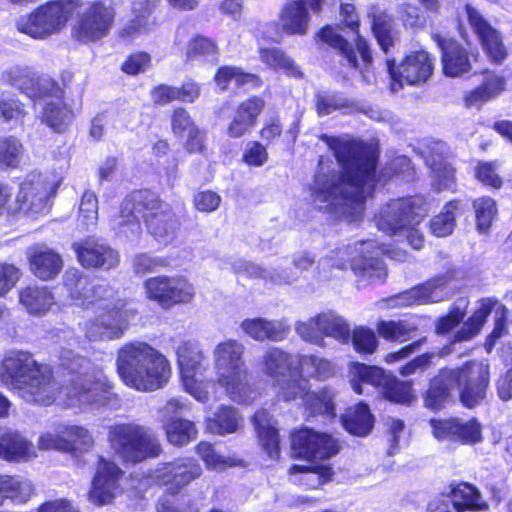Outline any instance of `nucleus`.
I'll return each mask as SVG.
<instances>
[{
  "instance_id": "26",
  "label": "nucleus",
  "mask_w": 512,
  "mask_h": 512,
  "mask_svg": "<svg viewBox=\"0 0 512 512\" xmlns=\"http://www.w3.org/2000/svg\"><path fill=\"white\" fill-rule=\"evenodd\" d=\"M51 187L41 176H33L20 185L17 194V212L27 215H39L48 210Z\"/></svg>"
},
{
  "instance_id": "40",
  "label": "nucleus",
  "mask_w": 512,
  "mask_h": 512,
  "mask_svg": "<svg viewBox=\"0 0 512 512\" xmlns=\"http://www.w3.org/2000/svg\"><path fill=\"white\" fill-rule=\"evenodd\" d=\"M349 373L351 387L357 394L364 392L363 385L380 387L381 384L387 383V374L383 369L376 366L352 363Z\"/></svg>"
},
{
  "instance_id": "47",
  "label": "nucleus",
  "mask_w": 512,
  "mask_h": 512,
  "mask_svg": "<svg viewBox=\"0 0 512 512\" xmlns=\"http://www.w3.org/2000/svg\"><path fill=\"white\" fill-rule=\"evenodd\" d=\"M291 476L300 474L299 479L294 481L310 489H316L329 481L333 475L332 469L327 465H293L289 469Z\"/></svg>"
},
{
  "instance_id": "20",
  "label": "nucleus",
  "mask_w": 512,
  "mask_h": 512,
  "mask_svg": "<svg viewBox=\"0 0 512 512\" xmlns=\"http://www.w3.org/2000/svg\"><path fill=\"white\" fill-rule=\"evenodd\" d=\"M292 450L301 458L324 460L336 455L339 445L329 434L304 428L292 434Z\"/></svg>"
},
{
  "instance_id": "48",
  "label": "nucleus",
  "mask_w": 512,
  "mask_h": 512,
  "mask_svg": "<svg viewBox=\"0 0 512 512\" xmlns=\"http://www.w3.org/2000/svg\"><path fill=\"white\" fill-rule=\"evenodd\" d=\"M322 337H332L339 343L346 344L350 340V326L345 319L331 311L319 314Z\"/></svg>"
},
{
  "instance_id": "25",
  "label": "nucleus",
  "mask_w": 512,
  "mask_h": 512,
  "mask_svg": "<svg viewBox=\"0 0 512 512\" xmlns=\"http://www.w3.org/2000/svg\"><path fill=\"white\" fill-rule=\"evenodd\" d=\"M432 38L441 50V62L445 75L458 77L471 70V58L476 61L479 56L478 53L471 52L469 54L455 40L444 38L439 34H434Z\"/></svg>"
},
{
  "instance_id": "52",
  "label": "nucleus",
  "mask_w": 512,
  "mask_h": 512,
  "mask_svg": "<svg viewBox=\"0 0 512 512\" xmlns=\"http://www.w3.org/2000/svg\"><path fill=\"white\" fill-rule=\"evenodd\" d=\"M62 433L67 444L65 451H87L94 445L92 434L83 426L64 425Z\"/></svg>"
},
{
  "instance_id": "32",
  "label": "nucleus",
  "mask_w": 512,
  "mask_h": 512,
  "mask_svg": "<svg viewBox=\"0 0 512 512\" xmlns=\"http://www.w3.org/2000/svg\"><path fill=\"white\" fill-rule=\"evenodd\" d=\"M309 0H290L281 9L279 20L284 32L289 35H305L308 32L310 15Z\"/></svg>"
},
{
  "instance_id": "60",
  "label": "nucleus",
  "mask_w": 512,
  "mask_h": 512,
  "mask_svg": "<svg viewBox=\"0 0 512 512\" xmlns=\"http://www.w3.org/2000/svg\"><path fill=\"white\" fill-rule=\"evenodd\" d=\"M218 52L214 41L203 36L193 38L187 47L186 56L189 60L198 58L213 60Z\"/></svg>"
},
{
  "instance_id": "10",
  "label": "nucleus",
  "mask_w": 512,
  "mask_h": 512,
  "mask_svg": "<svg viewBox=\"0 0 512 512\" xmlns=\"http://www.w3.org/2000/svg\"><path fill=\"white\" fill-rule=\"evenodd\" d=\"M384 253L396 261H404L407 257V253L402 250L387 251L384 247H376L373 240L357 241L352 246L338 248L335 252L338 260L331 265L345 269L349 264L359 281L370 283L382 280L387 275L386 268L379 259V255Z\"/></svg>"
},
{
  "instance_id": "34",
  "label": "nucleus",
  "mask_w": 512,
  "mask_h": 512,
  "mask_svg": "<svg viewBox=\"0 0 512 512\" xmlns=\"http://www.w3.org/2000/svg\"><path fill=\"white\" fill-rule=\"evenodd\" d=\"M252 423L263 450L271 459H277L280 454V440L276 421L267 410L261 409L254 414Z\"/></svg>"
},
{
  "instance_id": "55",
  "label": "nucleus",
  "mask_w": 512,
  "mask_h": 512,
  "mask_svg": "<svg viewBox=\"0 0 512 512\" xmlns=\"http://www.w3.org/2000/svg\"><path fill=\"white\" fill-rule=\"evenodd\" d=\"M23 153L21 142L13 137L0 138V166L15 168L20 163Z\"/></svg>"
},
{
  "instance_id": "12",
  "label": "nucleus",
  "mask_w": 512,
  "mask_h": 512,
  "mask_svg": "<svg viewBox=\"0 0 512 512\" xmlns=\"http://www.w3.org/2000/svg\"><path fill=\"white\" fill-rule=\"evenodd\" d=\"M420 196L396 199L384 205L375 216L377 228L390 236L402 235L410 225H419L427 214Z\"/></svg>"
},
{
  "instance_id": "19",
  "label": "nucleus",
  "mask_w": 512,
  "mask_h": 512,
  "mask_svg": "<svg viewBox=\"0 0 512 512\" xmlns=\"http://www.w3.org/2000/svg\"><path fill=\"white\" fill-rule=\"evenodd\" d=\"M449 281L448 274L438 275L422 285L392 296L388 300L389 306L408 307L444 301L451 296Z\"/></svg>"
},
{
  "instance_id": "17",
  "label": "nucleus",
  "mask_w": 512,
  "mask_h": 512,
  "mask_svg": "<svg viewBox=\"0 0 512 512\" xmlns=\"http://www.w3.org/2000/svg\"><path fill=\"white\" fill-rule=\"evenodd\" d=\"M144 287L147 297L164 309L188 303L195 294L193 285L182 277H152L145 281Z\"/></svg>"
},
{
  "instance_id": "36",
  "label": "nucleus",
  "mask_w": 512,
  "mask_h": 512,
  "mask_svg": "<svg viewBox=\"0 0 512 512\" xmlns=\"http://www.w3.org/2000/svg\"><path fill=\"white\" fill-rule=\"evenodd\" d=\"M19 303L25 310L36 316L46 314L55 304L51 290L46 286L29 285L19 290Z\"/></svg>"
},
{
  "instance_id": "51",
  "label": "nucleus",
  "mask_w": 512,
  "mask_h": 512,
  "mask_svg": "<svg viewBox=\"0 0 512 512\" xmlns=\"http://www.w3.org/2000/svg\"><path fill=\"white\" fill-rule=\"evenodd\" d=\"M504 87L505 80L503 77L489 74L478 88L465 97V101L469 106L477 105L496 97L504 90Z\"/></svg>"
},
{
  "instance_id": "4",
  "label": "nucleus",
  "mask_w": 512,
  "mask_h": 512,
  "mask_svg": "<svg viewBox=\"0 0 512 512\" xmlns=\"http://www.w3.org/2000/svg\"><path fill=\"white\" fill-rule=\"evenodd\" d=\"M59 360L61 367L72 375L70 384L65 388L69 407L99 410L117 405L113 384L101 367L68 349L60 352Z\"/></svg>"
},
{
  "instance_id": "41",
  "label": "nucleus",
  "mask_w": 512,
  "mask_h": 512,
  "mask_svg": "<svg viewBox=\"0 0 512 512\" xmlns=\"http://www.w3.org/2000/svg\"><path fill=\"white\" fill-rule=\"evenodd\" d=\"M243 418L238 409L230 405H221L214 415L207 419V429L217 435L237 432L242 427Z\"/></svg>"
},
{
  "instance_id": "24",
  "label": "nucleus",
  "mask_w": 512,
  "mask_h": 512,
  "mask_svg": "<svg viewBox=\"0 0 512 512\" xmlns=\"http://www.w3.org/2000/svg\"><path fill=\"white\" fill-rule=\"evenodd\" d=\"M465 12L469 25L477 34L489 59L496 64L502 63L507 56V51L499 32L495 30L473 6L467 4L465 6Z\"/></svg>"
},
{
  "instance_id": "62",
  "label": "nucleus",
  "mask_w": 512,
  "mask_h": 512,
  "mask_svg": "<svg viewBox=\"0 0 512 512\" xmlns=\"http://www.w3.org/2000/svg\"><path fill=\"white\" fill-rule=\"evenodd\" d=\"M98 219V200L93 192L86 191L79 205V221L88 229L94 226Z\"/></svg>"
},
{
  "instance_id": "7",
  "label": "nucleus",
  "mask_w": 512,
  "mask_h": 512,
  "mask_svg": "<svg viewBox=\"0 0 512 512\" xmlns=\"http://www.w3.org/2000/svg\"><path fill=\"white\" fill-rule=\"evenodd\" d=\"M116 366L127 386L143 392L161 388L171 374L166 357L145 342L123 345L118 351Z\"/></svg>"
},
{
  "instance_id": "45",
  "label": "nucleus",
  "mask_w": 512,
  "mask_h": 512,
  "mask_svg": "<svg viewBox=\"0 0 512 512\" xmlns=\"http://www.w3.org/2000/svg\"><path fill=\"white\" fill-rule=\"evenodd\" d=\"M344 428L351 434L366 436L373 428L374 419L367 405L359 403L342 417Z\"/></svg>"
},
{
  "instance_id": "53",
  "label": "nucleus",
  "mask_w": 512,
  "mask_h": 512,
  "mask_svg": "<svg viewBox=\"0 0 512 512\" xmlns=\"http://www.w3.org/2000/svg\"><path fill=\"white\" fill-rule=\"evenodd\" d=\"M319 37L323 42L338 50L351 68L356 69L358 67L355 51L348 41L345 40L334 28L329 26L323 28L319 32Z\"/></svg>"
},
{
  "instance_id": "14",
  "label": "nucleus",
  "mask_w": 512,
  "mask_h": 512,
  "mask_svg": "<svg viewBox=\"0 0 512 512\" xmlns=\"http://www.w3.org/2000/svg\"><path fill=\"white\" fill-rule=\"evenodd\" d=\"M70 0L51 1L29 15L20 17L16 26L19 32L35 39H43L62 29L73 13Z\"/></svg>"
},
{
  "instance_id": "11",
  "label": "nucleus",
  "mask_w": 512,
  "mask_h": 512,
  "mask_svg": "<svg viewBox=\"0 0 512 512\" xmlns=\"http://www.w3.org/2000/svg\"><path fill=\"white\" fill-rule=\"evenodd\" d=\"M112 449L125 462L139 463L158 457L161 445L154 433L136 424H116L109 428Z\"/></svg>"
},
{
  "instance_id": "27",
  "label": "nucleus",
  "mask_w": 512,
  "mask_h": 512,
  "mask_svg": "<svg viewBox=\"0 0 512 512\" xmlns=\"http://www.w3.org/2000/svg\"><path fill=\"white\" fill-rule=\"evenodd\" d=\"M121 477L122 471L115 463L100 458L92 488L88 494L89 500L96 505L109 503L120 491Z\"/></svg>"
},
{
  "instance_id": "22",
  "label": "nucleus",
  "mask_w": 512,
  "mask_h": 512,
  "mask_svg": "<svg viewBox=\"0 0 512 512\" xmlns=\"http://www.w3.org/2000/svg\"><path fill=\"white\" fill-rule=\"evenodd\" d=\"M421 154L431 169L435 189H451L454 186V169L448 162L451 154L448 145L440 140H427L423 143Z\"/></svg>"
},
{
  "instance_id": "29",
  "label": "nucleus",
  "mask_w": 512,
  "mask_h": 512,
  "mask_svg": "<svg viewBox=\"0 0 512 512\" xmlns=\"http://www.w3.org/2000/svg\"><path fill=\"white\" fill-rule=\"evenodd\" d=\"M27 258L31 273L42 281L55 279L63 268L60 254L46 246L30 247Z\"/></svg>"
},
{
  "instance_id": "6",
  "label": "nucleus",
  "mask_w": 512,
  "mask_h": 512,
  "mask_svg": "<svg viewBox=\"0 0 512 512\" xmlns=\"http://www.w3.org/2000/svg\"><path fill=\"white\" fill-rule=\"evenodd\" d=\"M0 381L26 401L48 405L57 387L49 366L39 364L25 351H11L0 363Z\"/></svg>"
},
{
  "instance_id": "59",
  "label": "nucleus",
  "mask_w": 512,
  "mask_h": 512,
  "mask_svg": "<svg viewBox=\"0 0 512 512\" xmlns=\"http://www.w3.org/2000/svg\"><path fill=\"white\" fill-rule=\"evenodd\" d=\"M372 29L381 49L387 53L394 45L395 37L392 30L391 18L386 15L373 18Z\"/></svg>"
},
{
  "instance_id": "46",
  "label": "nucleus",
  "mask_w": 512,
  "mask_h": 512,
  "mask_svg": "<svg viewBox=\"0 0 512 512\" xmlns=\"http://www.w3.org/2000/svg\"><path fill=\"white\" fill-rule=\"evenodd\" d=\"M463 212L461 201L448 202L442 211L430 221L431 233L436 237L449 236L456 226V216Z\"/></svg>"
},
{
  "instance_id": "49",
  "label": "nucleus",
  "mask_w": 512,
  "mask_h": 512,
  "mask_svg": "<svg viewBox=\"0 0 512 512\" xmlns=\"http://www.w3.org/2000/svg\"><path fill=\"white\" fill-rule=\"evenodd\" d=\"M417 325L411 320L380 321L377 325L379 335L388 341L404 342L411 339Z\"/></svg>"
},
{
  "instance_id": "23",
  "label": "nucleus",
  "mask_w": 512,
  "mask_h": 512,
  "mask_svg": "<svg viewBox=\"0 0 512 512\" xmlns=\"http://www.w3.org/2000/svg\"><path fill=\"white\" fill-rule=\"evenodd\" d=\"M115 12L102 2L91 4L82 14L75 33L80 41H95L106 36L113 24Z\"/></svg>"
},
{
  "instance_id": "44",
  "label": "nucleus",
  "mask_w": 512,
  "mask_h": 512,
  "mask_svg": "<svg viewBox=\"0 0 512 512\" xmlns=\"http://www.w3.org/2000/svg\"><path fill=\"white\" fill-rule=\"evenodd\" d=\"M234 269L237 273H243L253 278H261L273 284H288L297 280V273L295 272L279 273L278 267L267 269L244 260L237 261L234 264Z\"/></svg>"
},
{
  "instance_id": "31",
  "label": "nucleus",
  "mask_w": 512,
  "mask_h": 512,
  "mask_svg": "<svg viewBox=\"0 0 512 512\" xmlns=\"http://www.w3.org/2000/svg\"><path fill=\"white\" fill-rule=\"evenodd\" d=\"M241 330L256 341H282L288 335L289 326L283 320H268L266 318H249L240 324Z\"/></svg>"
},
{
  "instance_id": "33",
  "label": "nucleus",
  "mask_w": 512,
  "mask_h": 512,
  "mask_svg": "<svg viewBox=\"0 0 512 512\" xmlns=\"http://www.w3.org/2000/svg\"><path fill=\"white\" fill-rule=\"evenodd\" d=\"M263 107L264 101L259 97H251L242 102L227 128V134L232 138L245 135L256 124Z\"/></svg>"
},
{
  "instance_id": "3",
  "label": "nucleus",
  "mask_w": 512,
  "mask_h": 512,
  "mask_svg": "<svg viewBox=\"0 0 512 512\" xmlns=\"http://www.w3.org/2000/svg\"><path fill=\"white\" fill-rule=\"evenodd\" d=\"M140 217L145 219L149 233L160 243H169L179 228V221L171 206L149 190L129 194L120 206L114 225L127 238L141 233Z\"/></svg>"
},
{
  "instance_id": "50",
  "label": "nucleus",
  "mask_w": 512,
  "mask_h": 512,
  "mask_svg": "<svg viewBox=\"0 0 512 512\" xmlns=\"http://www.w3.org/2000/svg\"><path fill=\"white\" fill-rule=\"evenodd\" d=\"M164 429L168 442L174 446H184L195 439L197 435L194 423L181 418L169 419L165 423Z\"/></svg>"
},
{
  "instance_id": "39",
  "label": "nucleus",
  "mask_w": 512,
  "mask_h": 512,
  "mask_svg": "<svg viewBox=\"0 0 512 512\" xmlns=\"http://www.w3.org/2000/svg\"><path fill=\"white\" fill-rule=\"evenodd\" d=\"M34 493L33 484L20 476L0 474V506L5 500L14 503H26Z\"/></svg>"
},
{
  "instance_id": "30",
  "label": "nucleus",
  "mask_w": 512,
  "mask_h": 512,
  "mask_svg": "<svg viewBox=\"0 0 512 512\" xmlns=\"http://www.w3.org/2000/svg\"><path fill=\"white\" fill-rule=\"evenodd\" d=\"M176 355L182 381L189 384L193 378H203L207 361L196 343L181 342L176 347Z\"/></svg>"
},
{
  "instance_id": "38",
  "label": "nucleus",
  "mask_w": 512,
  "mask_h": 512,
  "mask_svg": "<svg viewBox=\"0 0 512 512\" xmlns=\"http://www.w3.org/2000/svg\"><path fill=\"white\" fill-rule=\"evenodd\" d=\"M35 456L31 442L15 431L0 436V458L7 461L28 460Z\"/></svg>"
},
{
  "instance_id": "42",
  "label": "nucleus",
  "mask_w": 512,
  "mask_h": 512,
  "mask_svg": "<svg viewBox=\"0 0 512 512\" xmlns=\"http://www.w3.org/2000/svg\"><path fill=\"white\" fill-rule=\"evenodd\" d=\"M259 58L261 62L269 68L273 70H283L289 77L301 79L304 76L301 68L295 61L277 47L260 48Z\"/></svg>"
},
{
  "instance_id": "5",
  "label": "nucleus",
  "mask_w": 512,
  "mask_h": 512,
  "mask_svg": "<svg viewBox=\"0 0 512 512\" xmlns=\"http://www.w3.org/2000/svg\"><path fill=\"white\" fill-rule=\"evenodd\" d=\"M489 363L471 361L461 368L441 369L426 392L425 405L433 410L440 409L455 389L460 390V399L464 406L474 408L486 397L489 385Z\"/></svg>"
},
{
  "instance_id": "15",
  "label": "nucleus",
  "mask_w": 512,
  "mask_h": 512,
  "mask_svg": "<svg viewBox=\"0 0 512 512\" xmlns=\"http://www.w3.org/2000/svg\"><path fill=\"white\" fill-rule=\"evenodd\" d=\"M277 385L284 400L290 401L298 397H304L305 402L313 412L328 416L335 415L333 390L325 388L318 393H309L308 382L306 378L300 376L298 368L291 371V376L287 375L285 378L278 379Z\"/></svg>"
},
{
  "instance_id": "18",
  "label": "nucleus",
  "mask_w": 512,
  "mask_h": 512,
  "mask_svg": "<svg viewBox=\"0 0 512 512\" xmlns=\"http://www.w3.org/2000/svg\"><path fill=\"white\" fill-rule=\"evenodd\" d=\"M202 474L200 464L193 458L183 457L171 462L160 463L151 473V478L168 491L179 493L185 486Z\"/></svg>"
},
{
  "instance_id": "43",
  "label": "nucleus",
  "mask_w": 512,
  "mask_h": 512,
  "mask_svg": "<svg viewBox=\"0 0 512 512\" xmlns=\"http://www.w3.org/2000/svg\"><path fill=\"white\" fill-rule=\"evenodd\" d=\"M299 374L303 378L325 380L335 375L336 365L316 355H298Z\"/></svg>"
},
{
  "instance_id": "56",
  "label": "nucleus",
  "mask_w": 512,
  "mask_h": 512,
  "mask_svg": "<svg viewBox=\"0 0 512 512\" xmlns=\"http://www.w3.org/2000/svg\"><path fill=\"white\" fill-rule=\"evenodd\" d=\"M473 207L476 215V226L481 233H485L497 214L495 201L490 197L478 198L474 201Z\"/></svg>"
},
{
  "instance_id": "58",
  "label": "nucleus",
  "mask_w": 512,
  "mask_h": 512,
  "mask_svg": "<svg viewBox=\"0 0 512 512\" xmlns=\"http://www.w3.org/2000/svg\"><path fill=\"white\" fill-rule=\"evenodd\" d=\"M467 306L468 301L466 299L456 301L449 313L438 319L436 332L438 334H445L455 328L465 317Z\"/></svg>"
},
{
  "instance_id": "16",
  "label": "nucleus",
  "mask_w": 512,
  "mask_h": 512,
  "mask_svg": "<svg viewBox=\"0 0 512 512\" xmlns=\"http://www.w3.org/2000/svg\"><path fill=\"white\" fill-rule=\"evenodd\" d=\"M387 69L391 78L392 92H398L404 85H420L425 83L434 70L433 60L430 55L419 50L407 55L399 66L394 60L387 59Z\"/></svg>"
},
{
  "instance_id": "35",
  "label": "nucleus",
  "mask_w": 512,
  "mask_h": 512,
  "mask_svg": "<svg viewBox=\"0 0 512 512\" xmlns=\"http://www.w3.org/2000/svg\"><path fill=\"white\" fill-rule=\"evenodd\" d=\"M156 0H133L132 13L134 18L119 31V38L131 43L150 30L149 15Z\"/></svg>"
},
{
  "instance_id": "64",
  "label": "nucleus",
  "mask_w": 512,
  "mask_h": 512,
  "mask_svg": "<svg viewBox=\"0 0 512 512\" xmlns=\"http://www.w3.org/2000/svg\"><path fill=\"white\" fill-rule=\"evenodd\" d=\"M456 441L475 444L481 441V426L476 420L461 422L457 419Z\"/></svg>"
},
{
  "instance_id": "9",
  "label": "nucleus",
  "mask_w": 512,
  "mask_h": 512,
  "mask_svg": "<svg viewBox=\"0 0 512 512\" xmlns=\"http://www.w3.org/2000/svg\"><path fill=\"white\" fill-rule=\"evenodd\" d=\"M8 80L30 98H41L55 93V99L44 103L42 120L56 132L67 129L74 114L60 99L61 91L51 79L36 78L28 68L14 67L8 72Z\"/></svg>"
},
{
  "instance_id": "37",
  "label": "nucleus",
  "mask_w": 512,
  "mask_h": 512,
  "mask_svg": "<svg viewBox=\"0 0 512 512\" xmlns=\"http://www.w3.org/2000/svg\"><path fill=\"white\" fill-rule=\"evenodd\" d=\"M261 366L263 372L276 379L291 376V371L298 366V355H290L278 348L268 349L262 357Z\"/></svg>"
},
{
  "instance_id": "8",
  "label": "nucleus",
  "mask_w": 512,
  "mask_h": 512,
  "mask_svg": "<svg viewBox=\"0 0 512 512\" xmlns=\"http://www.w3.org/2000/svg\"><path fill=\"white\" fill-rule=\"evenodd\" d=\"M245 346L234 339L218 343L213 350L217 383L226 396L239 404H250L257 398L252 374L244 359Z\"/></svg>"
},
{
  "instance_id": "61",
  "label": "nucleus",
  "mask_w": 512,
  "mask_h": 512,
  "mask_svg": "<svg viewBox=\"0 0 512 512\" xmlns=\"http://www.w3.org/2000/svg\"><path fill=\"white\" fill-rule=\"evenodd\" d=\"M319 315L310 318L308 321L298 322L295 325L296 333L306 342L325 347L326 343L320 330Z\"/></svg>"
},
{
  "instance_id": "63",
  "label": "nucleus",
  "mask_w": 512,
  "mask_h": 512,
  "mask_svg": "<svg viewBox=\"0 0 512 512\" xmlns=\"http://www.w3.org/2000/svg\"><path fill=\"white\" fill-rule=\"evenodd\" d=\"M354 349L358 353L372 354L375 352L378 341L375 333L367 328H356L350 335Z\"/></svg>"
},
{
  "instance_id": "2",
  "label": "nucleus",
  "mask_w": 512,
  "mask_h": 512,
  "mask_svg": "<svg viewBox=\"0 0 512 512\" xmlns=\"http://www.w3.org/2000/svg\"><path fill=\"white\" fill-rule=\"evenodd\" d=\"M63 286L77 306L105 311L85 324V335L89 340H114L123 336L136 313L130 303L121 299L113 302L111 289L105 285H90L89 277L76 268L64 273Z\"/></svg>"
},
{
  "instance_id": "13",
  "label": "nucleus",
  "mask_w": 512,
  "mask_h": 512,
  "mask_svg": "<svg viewBox=\"0 0 512 512\" xmlns=\"http://www.w3.org/2000/svg\"><path fill=\"white\" fill-rule=\"evenodd\" d=\"M494 314V328L486 340V350L491 352L496 341L508 332L507 308L494 298H483L478 302V308L463 323L454 335V342L469 341L476 337L482 330L487 317Z\"/></svg>"
},
{
  "instance_id": "21",
  "label": "nucleus",
  "mask_w": 512,
  "mask_h": 512,
  "mask_svg": "<svg viewBox=\"0 0 512 512\" xmlns=\"http://www.w3.org/2000/svg\"><path fill=\"white\" fill-rule=\"evenodd\" d=\"M448 499L431 504L430 512H465L488 509L481 493L467 482H452L445 492Z\"/></svg>"
},
{
  "instance_id": "57",
  "label": "nucleus",
  "mask_w": 512,
  "mask_h": 512,
  "mask_svg": "<svg viewBox=\"0 0 512 512\" xmlns=\"http://www.w3.org/2000/svg\"><path fill=\"white\" fill-rule=\"evenodd\" d=\"M256 76L250 73H244L240 68L233 66H225L218 70L215 80L221 89H226L231 82H235L236 86H243L253 83Z\"/></svg>"
},
{
  "instance_id": "28",
  "label": "nucleus",
  "mask_w": 512,
  "mask_h": 512,
  "mask_svg": "<svg viewBox=\"0 0 512 512\" xmlns=\"http://www.w3.org/2000/svg\"><path fill=\"white\" fill-rule=\"evenodd\" d=\"M72 247L84 268L110 270L119 264L117 251L94 239H85L74 243Z\"/></svg>"
},
{
  "instance_id": "1",
  "label": "nucleus",
  "mask_w": 512,
  "mask_h": 512,
  "mask_svg": "<svg viewBox=\"0 0 512 512\" xmlns=\"http://www.w3.org/2000/svg\"><path fill=\"white\" fill-rule=\"evenodd\" d=\"M321 139L332 150L338 169L324 158L319 160L311 185L313 202L320 210L357 220L374 188L376 154L370 145L349 136Z\"/></svg>"
},
{
  "instance_id": "54",
  "label": "nucleus",
  "mask_w": 512,
  "mask_h": 512,
  "mask_svg": "<svg viewBox=\"0 0 512 512\" xmlns=\"http://www.w3.org/2000/svg\"><path fill=\"white\" fill-rule=\"evenodd\" d=\"M380 387L384 389L385 397L395 403L410 404L415 399L410 382L399 381L390 375H387V383Z\"/></svg>"
}]
</instances>
